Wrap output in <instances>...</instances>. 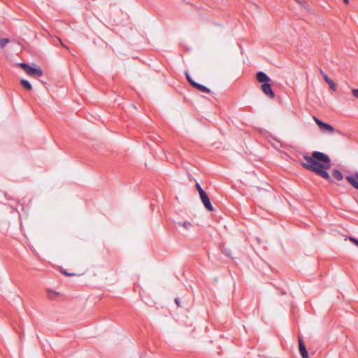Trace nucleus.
Masks as SVG:
<instances>
[{
  "label": "nucleus",
  "mask_w": 358,
  "mask_h": 358,
  "mask_svg": "<svg viewBox=\"0 0 358 358\" xmlns=\"http://www.w3.org/2000/svg\"><path fill=\"white\" fill-rule=\"evenodd\" d=\"M20 84L22 85V87L24 88H25L27 90H32V86H31V83L28 80H27L22 79L20 80Z\"/></svg>",
  "instance_id": "12"
},
{
  "label": "nucleus",
  "mask_w": 358,
  "mask_h": 358,
  "mask_svg": "<svg viewBox=\"0 0 358 358\" xmlns=\"http://www.w3.org/2000/svg\"><path fill=\"white\" fill-rule=\"evenodd\" d=\"M313 120L322 132L333 134L335 131V129L331 124L322 122L315 116L313 117Z\"/></svg>",
  "instance_id": "2"
},
{
  "label": "nucleus",
  "mask_w": 358,
  "mask_h": 358,
  "mask_svg": "<svg viewBox=\"0 0 358 358\" xmlns=\"http://www.w3.org/2000/svg\"><path fill=\"white\" fill-rule=\"evenodd\" d=\"M47 294H48V297L50 299H55L58 296L59 294L54 290L48 289Z\"/></svg>",
  "instance_id": "13"
},
{
  "label": "nucleus",
  "mask_w": 358,
  "mask_h": 358,
  "mask_svg": "<svg viewBox=\"0 0 358 358\" xmlns=\"http://www.w3.org/2000/svg\"><path fill=\"white\" fill-rule=\"evenodd\" d=\"M349 240L358 247V239L354 237H350Z\"/></svg>",
  "instance_id": "21"
},
{
  "label": "nucleus",
  "mask_w": 358,
  "mask_h": 358,
  "mask_svg": "<svg viewBox=\"0 0 358 358\" xmlns=\"http://www.w3.org/2000/svg\"><path fill=\"white\" fill-rule=\"evenodd\" d=\"M299 347L301 356L303 358H309V355L306 348L305 344L300 338L299 339Z\"/></svg>",
  "instance_id": "8"
},
{
  "label": "nucleus",
  "mask_w": 358,
  "mask_h": 358,
  "mask_svg": "<svg viewBox=\"0 0 358 358\" xmlns=\"http://www.w3.org/2000/svg\"><path fill=\"white\" fill-rule=\"evenodd\" d=\"M305 162H302L301 165L306 169L315 172L320 177L333 182L330 175L327 171L331 166V160L329 156L319 151H314L311 156L304 155Z\"/></svg>",
  "instance_id": "1"
},
{
  "label": "nucleus",
  "mask_w": 358,
  "mask_h": 358,
  "mask_svg": "<svg viewBox=\"0 0 358 358\" xmlns=\"http://www.w3.org/2000/svg\"><path fill=\"white\" fill-rule=\"evenodd\" d=\"M193 87L194 88H196V90L201 91V92H206V93H210V90L208 89V87H206V86L201 85V84H199L198 83H195L193 84Z\"/></svg>",
  "instance_id": "10"
},
{
  "label": "nucleus",
  "mask_w": 358,
  "mask_h": 358,
  "mask_svg": "<svg viewBox=\"0 0 358 358\" xmlns=\"http://www.w3.org/2000/svg\"><path fill=\"white\" fill-rule=\"evenodd\" d=\"M222 252L228 257L231 256V252L229 250L225 249L224 247L222 248Z\"/></svg>",
  "instance_id": "20"
},
{
  "label": "nucleus",
  "mask_w": 358,
  "mask_h": 358,
  "mask_svg": "<svg viewBox=\"0 0 358 358\" xmlns=\"http://www.w3.org/2000/svg\"><path fill=\"white\" fill-rule=\"evenodd\" d=\"M269 83L270 82L262 83L261 89L268 98L273 99L275 97V93L271 89V84Z\"/></svg>",
  "instance_id": "4"
},
{
  "label": "nucleus",
  "mask_w": 358,
  "mask_h": 358,
  "mask_svg": "<svg viewBox=\"0 0 358 358\" xmlns=\"http://www.w3.org/2000/svg\"><path fill=\"white\" fill-rule=\"evenodd\" d=\"M199 196H200V199H201L203 206H205V208L210 212L213 211L214 208L210 203V199H209L208 196L207 195V194L205 192Z\"/></svg>",
  "instance_id": "5"
},
{
  "label": "nucleus",
  "mask_w": 358,
  "mask_h": 358,
  "mask_svg": "<svg viewBox=\"0 0 358 358\" xmlns=\"http://www.w3.org/2000/svg\"><path fill=\"white\" fill-rule=\"evenodd\" d=\"M26 73L32 77H41L43 75V71L35 64H32L29 66Z\"/></svg>",
  "instance_id": "3"
},
{
  "label": "nucleus",
  "mask_w": 358,
  "mask_h": 358,
  "mask_svg": "<svg viewBox=\"0 0 358 358\" xmlns=\"http://www.w3.org/2000/svg\"><path fill=\"white\" fill-rule=\"evenodd\" d=\"M196 189L199 194V195L205 193L206 192L202 189V187L200 186V185L199 183H196Z\"/></svg>",
  "instance_id": "18"
},
{
  "label": "nucleus",
  "mask_w": 358,
  "mask_h": 358,
  "mask_svg": "<svg viewBox=\"0 0 358 358\" xmlns=\"http://www.w3.org/2000/svg\"><path fill=\"white\" fill-rule=\"evenodd\" d=\"M181 224H182V227H183L184 228H185L186 229H189V228L191 227V226H192L191 222H188V221H185V222H183Z\"/></svg>",
  "instance_id": "19"
},
{
  "label": "nucleus",
  "mask_w": 358,
  "mask_h": 358,
  "mask_svg": "<svg viewBox=\"0 0 358 358\" xmlns=\"http://www.w3.org/2000/svg\"><path fill=\"white\" fill-rule=\"evenodd\" d=\"M352 92L353 96L358 99V89H352Z\"/></svg>",
  "instance_id": "22"
},
{
  "label": "nucleus",
  "mask_w": 358,
  "mask_h": 358,
  "mask_svg": "<svg viewBox=\"0 0 358 358\" xmlns=\"http://www.w3.org/2000/svg\"><path fill=\"white\" fill-rule=\"evenodd\" d=\"M175 303H176V305L178 306V307H180L181 305H180V299L179 298H176L175 299Z\"/></svg>",
  "instance_id": "23"
},
{
  "label": "nucleus",
  "mask_w": 358,
  "mask_h": 358,
  "mask_svg": "<svg viewBox=\"0 0 358 358\" xmlns=\"http://www.w3.org/2000/svg\"><path fill=\"white\" fill-rule=\"evenodd\" d=\"M17 65L19 66L20 67H21L22 69H23L25 72H27L29 66H30L25 63H19V64H17Z\"/></svg>",
  "instance_id": "16"
},
{
  "label": "nucleus",
  "mask_w": 358,
  "mask_h": 358,
  "mask_svg": "<svg viewBox=\"0 0 358 358\" xmlns=\"http://www.w3.org/2000/svg\"><path fill=\"white\" fill-rule=\"evenodd\" d=\"M343 1L347 4L349 2V0H343Z\"/></svg>",
  "instance_id": "25"
},
{
  "label": "nucleus",
  "mask_w": 358,
  "mask_h": 358,
  "mask_svg": "<svg viewBox=\"0 0 358 358\" xmlns=\"http://www.w3.org/2000/svg\"><path fill=\"white\" fill-rule=\"evenodd\" d=\"M17 65L19 66L20 67H21L22 69H23L25 72H27L29 66H30L25 63H19V64H17Z\"/></svg>",
  "instance_id": "17"
},
{
  "label": "nucleus",
  "mask_w": 358,
  "mask_h": 358,
  "mask_svg": "<svg viewBox=\"0 0 358 358\" xmlns=\"http://www.w3.org/2000/svg\"><path fill=\"white\" fill-rule=\"evenodd\" d=\"M256 78L259 83H264L271 82V80L264 72L259 71L257 73Z\"/></svg>",
  "instance_id": "7"
},
{
  "label": "nucleus",
  "mask_w": 358,
  "mask_h": 358,
  "mask_svg": "<svg viewBox=\"0 0 358 358\" xmlns=\"http://www.w3.org/2000/svg\"><path fill=\"white\" fill-rule=\"evenodd\" d=\"M9 42L10 40L8 38L0 39V47L3 48Z\"/></svg>",
  "instance_id": "14"
},
{
  "label": "nucleus",
  "mask_w": 358,
  "mask_h": 358,
  "mask_svg": "<svg viewBox=\"0 0 358 358\" xmlns=\"http://www.w3.org/2000/svg\"><path fill=\"white\" fill-rule=\"evenodd\" d=\"M185 76L188 82L193 87V84L195 83L196 82L191 78L190 75L187 71L185 72Z\"/></svg>",
  "instance_id": "15"
},
{
  "label": "nucleus",
  "mask_w": 358,
  "mask_h": 358,
  "mask_svg": "<svg viewBox=\"0 0 358 358\" xmlns=\"http://www.w3.org/2000/svg\"><path fill=\"white\" fill-rule=\"evenodd\" d=\"M348 182L356 189H358V173L345 177Z\"/></svg>",
  "instance_id": "6"
},
{
  "label": "nucleus",
  "mask_w": 358,
  "mask_h": 358,
  "mask_svg": "<svg viewBox=\"0 0 358 358\" xmlns=\"http://www.w3.org/2000/svg\"><path fill=\"white\" fill-rule=\"evenodd\" d=\"M332 176L334 179L337 180H341L343 178V173L337 170V169H334L332 172Z\"/></svg>",
  "instance_id": "11"
},
{
  "label": "nucleus",
  "mask_w": 358,
  "mask_h": 358,
  "mask_svg": "<svg viewBox=\"0 0 358 358\" xmlns=\"http://www.w3.org/2000/svg\"><path fill=\"white\" fill-rule=\"evenodd\" d=\"M62 273H63L64 275H69V276L74 275V274H73V273H69L68 272H65V271H63Z\"/></svg>",
  "instance_id": "24"
},
{
  "label": "nucleus",
  "mask_w": 358,
  "mask_h": 358,
  "mask_svg": "<svg viewBox=\"0 0 358 358\" xmlns=\"http://www.w3.org/2000/svg\"><path fill=\"white\" fill-rule=\"evenodd\" d=\"M320 73L323 76V78L324 79V80L327 82V83L329 84L330 88L333 90V91H335L336 90V84L333 82V80H331L328 76L327 74H325L322 70H320Z\"/></svg>",
  "instance_id": "9"
}]
</instances>
